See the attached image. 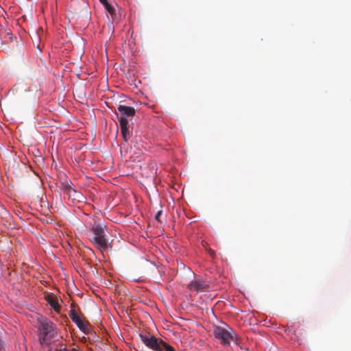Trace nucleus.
Listing matches in <instances>:
<instances>
[{
    "mask_svg": "<svg viewBox=\"0 0 351 351\" xmlns=\"http://www.w3.org/2000/svg\"><path fill=\"white\" fill-rule=\"evenodd\" d=\"M117 110L119 111V114L116 113V114L117 118L120 123L121 132L123 140L125 141H128L131 136L129 131V123L125 117H133L135 114V109L131 106L119 105L117 107Z\"/></svg>",
    "mask_w": 351,
    "mask_h": 351,
    "instance_id": "obj_1",
    "label": "nucleus"
},
{
    "mask_svg": "<svg viewBox=\"0 0 351 351\" xmlns=\"http://www.w3.org/2000/svg\"><path fill=\"white\" fill-rule=\"evenodd\" d=\"M215 337L223 346H229L231 341L237 343V336L228 325L215 326L213 328Z\"/></svg>",
    "mask_w": 351,
    "mask_h": 351,
    "instance_id": "obj_2",
    "label": "nucleus"
},
{
    "mask_svg": "<svg viewBox=\"0 0 351 351\" xmlns=\"http://www.w3.org/2000/svg\"><path fill=\"white\" fill-rule=\"evenodd\" d=\"M39 340L41 343H47L54 336L56 325L47 317L38 319Z\"/></svg>",
    "mask_w": 351,
    "mask_h": 351,
    "instance_id": "obj_3",
    "label": "nucleus"
},
{
    "mask_svg": "<svg viewBox=\"0 0 351 351\" xmlns=\"http://www.w3.org/2000/svg\"><path fill=\"white\" fill-rule=\"evenodd\" d=\"M140 339L149 348L154 351H175V349L162 340L158 339L154 336L149 335H139Z\"/></svg>",
    "mask_w": 351,
    "mask_h": 351,
    "instance_id": "obj_4",
    "label": "nucleus"
},
{
    "mask_svg": "<svg viewBox=\"0 0 351 351\" xmlns=\"http://www.w3.org/2000/svg\"><path fill=\"white\" fill-rule=\"evenodd\" d=\"M104 229L105 226L101 224L94 226L91 229L93 232L91 241L101 252L106 251L109 245Z\"/></svg>",
    "mask_w": 351,
    "mask_h": 351,
    "instance_id": "obj_5",
    "label": "nucleus"
},
{
    "mask_svg": "<svg viewBox=\"0 0 351 351\" xmlns=\"http://www.w3.org/2000/svg\"><path fill=\"white\" fill-rule=\"evenodd\" d=\"M69 317L84 333L89 334L92 331L90 324L87 321L82 319L74 309L69 311Z\"/></svg>",
    "mask_w": 351,
    "mask_h": 351,
    "instance_id": "obj_6",
    "label": "nucleus"
},
{
    "mask_svg": "<svg viewBox=\"0 0 351 351\" xmlns=\"http://www.w3.org/2000/svg\"><path fill=\"white\" fill-rule=\"evenodd\" d=\"M187 288L191 291H195L197 293L206 291L209 289L208 284L202 279H196L192 280L188 285Z\"/></svg>",
    "mask_w": 351,
    "mask_h": 351,
    "instance_id": "obj_7",
    "label": "nucleus"
},
{
    "mask_svg": "<svg viewBox=\"0 0 351 351\" xmlns=\"http://www.w3.org/2000/svg\"><path fill=\"white\" fill-rule=\"evenodd\" d=\"M62 191L64 194L68 195V197L69 198H71L73 200L80 201V199L83 197L82 193L80 191H78L75 190L74 188H73L71 182H70V183L66 182V183L64 184L63 187H62Z\"/></svg>",
    "mask_w": 351,
    "mask_h": 351,
    "instance_id": "obj_8",
    "label": "nucleus"
},
{
    "mask_svg": "<svg viewBox=\"0 0 351 351\" xmlns=\"http://www.w3.org/2000/svg\"><path fill=\"white\" fill-rule=\"evenodd\" d=\"M47 300L50 306L54 309L55 311L58 312L60 309V306L56 298L52 296H47Z\"/></svg>",
    "mask_w": 351,
    "mask_h": 351,
    "instance_id": "obj_9",
    "label": "nucleus"
},
{
    "mask_svg": "<svg viewBox=\"0 0 351 351\" xmlns=\"http://www.w3.org/2000/svg\"><path fill=\"white\" fill-rule=\"evenodd\" d=\"M101 3H102L107 11L111 14L112 17L115 14V9L113 6H112L107 0H99Z\"/></svg>",
    "mask_w": 351,
    "mask_h": 351,
    "instance_id": "obj_10",
    "label": "nucleus"
},
{
    "mask_svg": "<svg viewBox=\"0 0 351 351\" xmlns=\"http://www.w3.org/2000/svg\"><path fill=\"white\" fill-rule=\"evenodd\" d=\"M162 213V210H160L157 212L156 216H155V219L156 220H157L158 222H161L160 219V216L161 215Z\"/></svg>",
    "mask_w": 351,
    "mask_h": 351,
    "instance_id": "obj_11",
    "label": "nucleus"
},
{
    "mask_svg": "<svg viewBox=\"0 0 351 351\" xmlns=\"http://www.w3.org/2000/svg\"><path fill=\"white\" fill-rule=\"evenodd\" d=\"M55 351H68V350L66 348H63L60 350H56Z\"/></svg>",
    "mask_w": 351,
    "mask_h": 351,
    "instance_id": "obj_12",
    "label": "nucleus"
},
{
    "mask_svg": "<svg viewBox=\"0 0 351 351\" xmlns=\"http://www.w3.org/2000/svg\"><path fill=\"white\" fill-rule=\"evenodd\" d=\"M68 351H78V350H77V349H75V348H73V349H72V350H68Z\"/></svg>",
    "mask_w": 351,
    "mask_h": 351,
    "instance_id": "obj_13",
    "label": "nucleus"
}]
</instances>
